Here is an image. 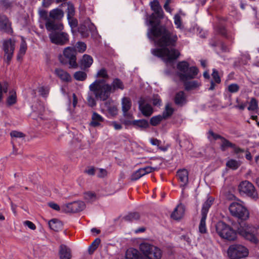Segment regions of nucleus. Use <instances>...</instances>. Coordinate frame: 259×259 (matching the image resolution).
<instances>
[{
	"instance_id": "423d86ee",
	"label": "nucleus",
	"mask_w": 259,
	"mask_h": 259,
	"mask_svg": "<svg viewBox=\"0 0 259 259\" xmlns=\"http://www.w3.org/2000/svg\"><path fill=\"white\" fill-rule=\"evenodd\" d=\"M140 249L147 257L141 259H161L162 255V251L159 248L148 243H141Z\"/></svg>"
},
{
	"instance_id": "aec40b11",
	"label": "nucleus",
	"mask_w": 259,
	"mask_h": 259,
	"mask_svg": "<svg viewBox=\"0 0 259 259\" xmlns=\"http://www.w3.org/2000/svg\"><path fill=\"white\" fill-rule=\"evenodd\" d=\"M130 124L137 129L145 130L149 127V123L146 119L135 120L131 121Z\"/></svg>"
},
{
	"instance_id": "052dcab7",
	"label": "nucleus",
	"mask_w": 259,
	"mask_h": 259,
	"mask_svg": "<svg viewBox=\"0 0 259 259\" xmlns=\"http://www.w3.org/2000/svg\"><path fill=\"white\" fill-rule=\"evenodd\" d=\"M110 125L113 126L114 129L116 130H119L122 128V125L116 121L111 122L110 123Z\"/></svg>"
},
{
	"instance_id": "864d4df0",
	"label": "nucleus",
	"mask_w": 259,
	"mask_h": 259,
	"mask_svg": "<svg viewBox=\"0 0 259 259\" xmlns=\"http://www.w3.org/2000/svg\"><path fill=\"white\" fill-rule=\"evenodd\" d=\"M212 76L214 81L217 83H220L221 81L220 77L219 75L218 71L215 69H213V72L212 73Z\"/></svg>"
},
{
	"instance_id": "bb28decb",
	"label": "nucleus",
	"mask_w": 259,
	"mask_h": 259,
	"mask_svg": "<svg viewBox=\"0 0 259 259\" xmlns=\"http://www.w3.org/2000/svg\"><path fill=\"white\" fill-rule=\"evenodd\" d=\"M49 226L51 229L58 232L62 229L63 224L57 219H53L49 222Z\"/></svg>"
},
{
	"instance_id": "f704fd0d",
	"label": "nucleus",
	"mask_w": 259,
	"mask_h": 259,
	"mask_svg": "<svg viewBox=\"0 0 259 259\" xmlns=\"http://www.w3.org/2000/svg\"><path fill=\"white\" fill-rule=\"evenodd\" d=\"M140 214L138 212H131L124 217L126 221L132 222L138 220L140 219Z\"/></svg>"
},
{
	"instance_id": "f8f14e48",
	"label": "nucleus",
	"mask_w": 259,
	"mask_h": 259,
	"mask_svg": "<svg viewBox=\"0 0 259 259\" xmlns=\"http://www.w3.org/2000/svg\"><path fill=\"white\" fill-rule=\"evenodd\" d=\"M49 37L51 41L56 45H64L69 41V35L64 32H52Z\"/></svg>"
},
{
	"instance_id": "79ce46f5",
	"label": "nucleus",
	"mask_w": 259,
	"mask_h": 259,
	"mask_svg": "<svg viewBox=\"0 0 259 259\" xmlns=\"http://www.w3.org/2000/svg\"><path fill=\"white\" fill-rule=\"evenodd\" d=\"M27 49L26 44L25 41L22 42L20 48L19 49V53L17 55V60H20L22 56L25 54Z\"/></svg>"
},
{
	"instance_id": "f03ea898",
	"label": "nucleus",
	"mask_w": 259,
	"mask_h": 259,
	"mask_svg": "<svg viewBox=\"0 0 259 259\" xmlns=\"http://www.w3.org/2000/svg\"><path fill=\"white\" fill-rule=\"evenodd\" d=\"M229 209L233 216L242 220L234 225L238 233L245 239L257 244V237L259 236V227L249 226L246 222L242 221L249 218V213L247 209L242 204L236 202L231 203Z\"/></svg>"
},
{
	"instance_id": "72a5a7b5",
	"label": "nucleus",
	"mask_w": 259,
	"mask_h": 259,
	"mask_svg": "<svg viewBox=\"0 0 259 259\" xmlns=\"http://www.w3.org/2000/svg\"><path fill=\"white\" fill-rule=\"evenodd\" d=\"M93 63V58L89 55L84 54L80 60V65H92Z\"/></svg>"
},
{
	"instance_id": "7ed1b4c3",
	"label": "nucleus",
	"mask_w": 259,
	"mask_h": 259,
	"mask_svg": "<svg viewBox=\"0 0 259 259\" xmlns=\"http://www.w3.org/2000/svg\"><path fill=\"white\" fill-rule=\"evenodd\" d=\"M124 88L122 81L118 78L114 79L111 85L105 83L104 80L96 79L90 85L89 90L96 99L104 101L110 97L111 92L118 89L122 90Z\"/></svg>"
},
{
	"instance_id": "e433bc0d",
	"label": "nucleus",
	"mask_w": 259,
	"mask_h": 259,
	"mask_svg": "<svg viewBox=\"0 0 259 259\" xmlns=\"http://www.w3.org/2000/svg\"><path fill=\"white\" fill-rule=\"evenodd\" d=\"M240 165L239 161L234 159H230L226 163V166L231 169H236Z\"/></svg>"
},
{
	"instance_id": "4c0bfd02",
	"label": "nucleus",
	"mask_w": 259,
	"mask_h": 259,
	"mask_svg": "<svg viewBox=\"0 0 259 259\" xmlns=\"http://www.w3.org/2000/svg\"><path fill=\"white\" fill-rule=\"evenodd\" d=\"M234 147V144L223 137L222 139V144L221 146V150L225 151L227 148Z\"/></svg>"
},
{
	"instance_id": "e2e57ef3",
	"label": "nucleus",
	"mask_w": 259,
	"mask_h": 259,
	"mask_svg": "<svg viewBox=\"0 0 259 259\" xmlns=\"http://www.w3.org/2000/svg\"><path fill=\"white\" fill-rule=\"evenodd\" d=\"M150 143L153 145L159 146L161 144V141L157 139L152 138L150 139Z\"/></svg>"
},
{
	"instance_id": "c9c22d12",
	"label": "nucleus",
	"mask_w": 259,
	"mask_h": 259,
	"mask_svg": "<svg viewBox=\"0 0 259 259\" xmlns=\"http://www.w3.org/2000/svg\"><path fill=\"white\" fill-rule=\"evenodd\" d=\"M174 111V109L170 106V104L167 103L165 106V110L162 116L163 118L166 119L172 114Z\"/></svg>"
},
{
	"instance_id": "1a4fd4ad",
	"label": "nucleus",
	"mask_w": 259,
	"mask_h": 259,
	"mask_svg": "<svg viewBox=\"0 0 259 259\" xmlns=\"http://www.w3.org/2000/svg\"><path fill=\"white\" fill-rule=\"evenodd\" d=\"M228 254L231 259H239L247 256L248 250L242 245L233 244L229 247Z\"/></svg>"
},
{
	"instance_id": "f257e3e1",
	"label": "nucleus",
	"mask_w": 259,
	"mask_h": 259,
	"mask_svg": "<svg viewBox=\"0 0 259 259\" xmlns=\"http://www.w3.org/2000/svg\"><path fill=\"white\" fill-rule=\"evenodd\" d=\"M151 9L154 13L149 17L148 23L151 27L148 29V37L154 40L155 44L160 48L151 50V54L160 58L165 63H173L180 55V52L175 49H169L167 47L175 46L178 38L177 35L169 31L165 26L160 25L157 18L163 17V11L158 0L150 3Z\"/></svg>"
},
{
	"instance_id": "cd10ccee",
	"label": "nucleus",
	"mask_w": 259,
	"mask_h": 259,
	"mask_svg": "<svg viewBox=\"0 0 259 259\" xmlns=\"http://www.w3.org/2000/svg\"><path fill=\"white\" fill-rule=\"evenodd\" d=\"M126 259H141L140 253L137 249L131 248L127 250L126 252Z\"/></svg>"
},
{
	"instance_id": "58836bf2",
	"label": "nucleus",
	"mask_w": 259,
	"mask_h": 259,
	"mask_svg": "<svg viewBox=\"0 0 259 259\" xmlns=\"http://www.w3.org/2000/svg\"><path fill=\"white\" fill-rule=\"evenodd\" d=\"M17 102V96L15 92L12 93L7 99V105L9 106L15 104Z\"/></svg>"
},
{
	"instance_id": "4468645a",
	"label": "nucleus",
	"mask_w": 259,
	"mask_h": 259,
	"mask_svg": "<svg viewBox=\"0 0 259 259\" xmlns=\"http://www.w3.org/2000/svg\"><path fill=\"white\" fill-rule=\"evenodd\" d=\"M138 104L139 109L144 116L149 117L153 113V108L151 105L148 103L146 98L143 97L140 98Z\"/></svg>"
},
{
	"instance_id": "a18cd8bd",
	"label": "nucleus",
	"mask_w": 259,
	"mask_h": 259,
	"mask_svg": "<svg viewBox=\"0 0 259 259\" xmlns=\"http://www.w3.org/2000/svg\"><path fill=\"white\" fill-rule=\"evenodd\" d=\"M67 18L73 17L75 15V9L73 5L70 3L68 4L67 9Z\"/></svg>"
},
{
	"instance_id": "c85d7f7f",
	"label": "nucleus",
	"mask_w": 259,
	"mask_h": 259,
	"mask_svg": "<svg viewBox=\"0 0 259 259\" xmlns=\"http://www.w3.org/2000/svg\"><path fill=\"white\" fill-rule=\"evenodd\" d=\"M55 73L62 80L69 81L71 80L70 75L63 70L56 69Z\"/></svg>"
},
{
	"instance_id": "ddd939ff",
	"label": "nucleus",
	"mask_w": 259,
	"mask_h": 259,
	"mask_svg": "<svg viewBox=\"0 0 259 259\" xmlns=\"http://www.w3.org/2000/svg\"><path fill=\"white\" fill-rule=\"evenodd\" d=\"M85 205L83 201H74L63 205L62 211L65 213H75L83 210Z\"/></svg>"
},
{
	"instance_id": "2eb2a0df",
	"label": "nucleus",
	"mask_w": 259,
	"mask_h": 259,
	"mask_svg": "<svg viewBox=\"0 0 259 259\" xmlns=\"http://www.w3.org/2000/svg\"><path fill=\"white\" fill-rule=\"evenodd\" d=\"M45 26L48 31H52L56 30L61 31L64 27L61 21L48 18L46 20Z\"/></svg>"
},
{
	"instance_id": "5fc2aeb1",
	"label": "nucleus",
	"mask_w": 259,
	"mask_h": 259,
	"mask_svg": "<svg viewBox=\"0 0 259 259\" xmlns=\"http://www.w3.org/2000/svg\"><path fill=\"white\" fill-rule=\"evenodd\" d=\"M239 90V87L237 84L233 83L228 86V91L230 93H236Z\"/></svg>"
},
{
	"instance_id": "5701e85b",
	"label": "nucleus",
	"mask_w": 259,
	"mask_h": 259,
	"mask_svg": "<svg viewBox=\"0 0 259 259\" xmlns=\"http://www.w3.org/2000/svg\"><path fill=\"white\" fill-rule=\"evenodd\" d=\"M185 212L184 207L182 205H178L171 214V218L174 220L181 219L183 216Z\"/></svg>"
},
{
	"instance_id": "412c9836",
	"label": "nucleus",
	"mask_w": 259,
	"mask_h": 259,
	"mask_svg": "<svg viewBox=\"0 0 259 259\" xmlns=\"http://www.w3.org/2000/svg\"><path fill=\"white\" fill-rule=\"evenodd\" d=\"M179 180L182 183L181 186H185L188 183V171L185 169H181L177 172Z\"/></svg>"
},
{
	"instance_id": "680f3d73",
	"label": "nucleus",
	"mask_w": 259,
	"mask_h": 259,
	"mask_svg": "<svg viewBox=\"0 0 259 259\" xmlns=\"http://www.w3.org/2000/svg\"><path fill=\"white\" fill-rule=\"evenodd\" d=\"M107 175V171L104 169H99L98 177L100 178H103Z\"/></svg>"
},
{
	"instance_id": "20e7f679",
	"label": "nucleus",
	"mask_w": 259,
	"mask_h": 259,
	"mask_svg": "<svg viewBox=\"0 0 259 259\" xmlns=\"http://www.w3.org/2000/svg\"><path fill=\"white\" fill-rule=\"evenodd\" d=\"M170 67L171 72H167V73L177 75L182 81L194 78L198 73L197 68L194 66L190 67L189 66H170Z\"/></svg>"
},
{
	"instance_id": "2f4dec72",
	"label": "nucleus",
	"mask_w": 259,
	"mask_h": 259,
	"mask_svg": "<svg viewBox=\"0 0 259 259\" xmlns=\"http://www.w3.org/2000/svg\"><path fill=\"white\" fill-rule=\"evenodd\" d=\"M200 83L197 80L185 82L184 83L185 89L187 91L194 90L200 85Z\"/></svg>"
},
{
	"instance_id": "dca6fc26",
	"label": "nucleus",
	"mask_w": 259,
	"mask_h": 259,
	"mask_svg": "<svg viewBox=\"0 0 259 259\" xmlns=\"http://www.w3.org/2000/svg\"><path fill=\"white\" fill-rule=\"evenodd\" d=\"M157 169V167H154L151 166H146L140 168L132 175L131 177V180L132 181H136L146 174L150 173L153 171L156 170Z\"/></svg>"
},
{
	"instance_id": "8fccbe9b",
	"label": "nucleus",
	"mask_w": 259,
	"mask_h": 259,
	"mask_svg": "<svg viewBox=\"0 0 259 259\" xmlns=\"http://www.w3.org/2000/svg\"><path fill=\"white\" fill-rule=\"evenodd\" d=\"M67 20L68 24L72 29L75 28L77 26L78 21L74 17L67 18Z\"/></svg>"
},
{
	"instance_id": "39448f33",
	"label": "nucleus",
	"mask_w": 259,
	"mask_h": 259,
	"mask_svg": "<svg viewBox=\"0 0 259 259\" xmlns=\"http://www.w3.org/2000/svg\"><path fill=\"white\" fill-rule=\"evenodd\" d=\"M215 231L222 238L232 241L236 238V233L233 228L223 221L218 222L215 226Z\"/></svg>"
},
{
	"instance_id": "9d476101",
	"label": "nucleus",
	"mask_w": 259,
	"mask_h": 259,
	"mask_svg": "<svg viewBox=\"0 0 259 259\" xmlns=\"http://www.w3.org/2000/svg\"><path fill=\"white\" fill-rule=\"evenodd\" d=\"M15 48V41L11 38L6 39L3 42V50L5 52L6 62L10 63L13 56Z\"/></svg>"
},
{
	"instance_id": "13d9d810",
	"label": "nucleus",
	"mask_w": 259,
	"mask_h": 259,
	"mask_svg": "<svg viewBox=\"0 0 259 259\" xmlns=\"http://www.w3.org/2000/svg\"><path fill=\"white\" fill-rule=\"evenodd\" d=\"M108 112L112 115H116L118 113L117 108L115 106H110L108 108Z\"/></svg>"
},
{
	"instance_id": "774afa93",
	"label": "nucleus",
	"mask_w": 259,
	"mask_h": 259,
	"mask_svg": "<svg viewBox=\"0 0 259 259\" xmlns=\"http://www.w3.org/2000/svg\"><path fill=\"white\" fill-rule=\"evenodd\" d=\"M39 14L40 16L44 18L46 20L49 18L47 15V12L44 10H40L39 11Z\"/></svg>"
},
{
	"instance_id": "7c9ffc66",
	"label": "nucleus",
	"mask_w": 259,
	"mask_h": 259,
	"mask_svg": "<svg viewBox=\"0 0 259 259\" xmlns=\"http://www.w3.org/2000/svg\"><path fill=\"white\" fill-rule=\"evenodd\" d=\"M96 77L99 78H102V79H99L104 80L105 83H106V80L108 79L109 78V76L108 74L107 70L104 68H102L97 72L96 75Z\"/></svg>"
},
{
	"instance_id": "a211bd4d",
	"label": "nucleus",
	"mask_w": 259,
	"mask_h": 259,
	"mask_svg": "<svg viewBox=\"0 0 259 259\" xmlns=\"http://www.w3.org/2000/svg\"><path fill=\"white\" fill-rule=\"evenodd\" d=\"M10 136L12 138V143L14 146L17 143L21 144L25 141V135L22 132L13 131L11 132Z\"/></svg>"
},
{
	"instance_id": "a19ab883",
	"label": "nucleus",
	"mask_w": 259,
	"mask_h": 259,
	"mask_svg": "<svg viewBox=\"0 0 259 259\" xmlns=\"http://www.w3.org/2000/svg\"><path fill=\"white\" fill-rule=\"evenodd\" d=\"M84 199L88 202L94 201L96 199V194L94 193L88 192L84 193Z\"/></svg>"
},
{
	"instance_id": "6e6552de",
	"label": "nucleus",
	"mask_w": 259,
	"mask_h": 259,
	"mask_svg": "<svg viewBox=\"0 0 259 259\" xmlns=\"http://www.w3.org/2000/svg\"><path fill=\"white\" fill-rule=\"evenodd\" d=\"M78 31L81 36L84 38L89 36V31L91 32L92 35L95 37L98 34L96 26L91 22L89 18H87L80 25Z\"/></svg>"
},
{
	"instance_id": "49530a36",
	"label": "nucleus",
	"mask_w": 259,
	"mask_h": 259,
	"mask_svg": "<svg viewBox=\"0 0 259 259\" xmlns=\"http://www.w3.org/2000/svg\"><path fill=\"white\" fill-rule=\"evenodd\" d=\"M257 107L258 104L257 100L254 98H251L249 103V106L248 107V110L250 111H254L257 108Z\"/></svg>"
},
{
	"instance_id": "338daca9",
	"label": "nucleus",
	"mask_w": 259,
	"mask_h": 259,
	"mask_svg": "<svg viewBox=\"0 0 259 259\" xmlns=\"http://www.w3.org/2000/svg\"><path fill=\"white\" fill-rule=\"evenodd\" d=\"M49 206L52 208V209L56 210H60V206L57 204L55 203H50L49 204Z\"/></svg>"
},
{
	"instance_id": "a878e982",
	"label": "nucleus",
	"mask_w": 259,
	"mask_h": 259,
	"mask_svg": "<svg viewBox=\"0 0 259 259\" xmlns=\"http://www.w3.org/2000/svg\"><path fill=\"white\" fill-rule=\"evenodd\" d=\"M64 16L63 11L59 9L51 10L49 13V18L61 21Z\"/></svg>"
},
{
	"instance_id": "69168bd1",
	"label": "nucleus",
	"mask_w": 259,
	"mask_h": 259,
	"mask_svg": "<svg viewBox=\"0 0 259 259\" xmlns=\"http://www.w3.org/2000/svg\"><path fill=\"white\" fill-rule=\"evenodd\" d=\"M101 240L99 238H96L91 244L90 246L97 248L98 245L100 243Z\"/></svg>"
},
{
	"instance_id": "9b49d317",
	"label": "nucleus",
	"mask_w": 259,
	"mask_h": 259,
	"mask_svg": "<svg viewBox=\"0 0 259 259\" xmlns=\"http://www.w3.org/2000/svg\"><path fill=\"white\" fill-rule=\"evenodd\" d=\"M238 189L240 193L245 194L253 199H256L258 197L254 186L249 181L242 182L239 185Z\"/></svg>"
},
{
	"instance_id": "4d7b16f0",
	"label": "nucleus",
	"mask_w": 259,
	"mask_h": 259,
	"mask_svg": "<svg viewBox=\"0 0 259 259\" xmlns=\"http://www.w3.org/2000/svg\"><path fill=\"white\" fill-rule=\"evenodd\" d=\"M38 92L41 96L46 97L49 93V90L47 88L41 87L39 88Z\"/></svg>"
},
{
	"instance_id": "c756f323",
	"label": "nucleus",
	"mask_w": 259,
	"mask_h": 259,
	"mask_svg": "<svg viewBox=\"0 0 259 259\" xmlns=\"http://www.w3.org/2000/svg\"><path fill=\"white\" fill-rule=\"evenodd\" d=\"M122 111L123 112L128 111L132 107V101L130 98L123 97L121 100Z\"/></svg>"
},
{
	"instance_id": "c03bdc74",
	"label": "nucleus",
	"mask_w": 259,
	"mask_h": 259,
	"mask_svg": "<svg viewBox=\"0 0 259 259\" xmlns=\"http://www.w3.org/2000/svg\"><path fill=\"white\" fill-rule=\"evenodd\" d=\"M163 118V116L160 115L153 116L150 119V124L153 126H156L160 123Z\"/></svg>"
},
{
	"instance_id": "6ab92c4d",
	"label": "nucleus",
	"mask_w": 259,
	"mask_h": 259,
	"mask_svg": "<svg viewBox=\"0 0 259 259\" xmlns=\"http://www.w3.org/2000/svg\"><path fill=\"white\" fill-rule=\"evenodd\" d=\"M59 255L60 259H71V250L67 246L61 244L59 247Z\"/></svg>"
},
{
	"instance_id": "473e14b6",
	"label": "nucleus",
	"mask_w": 259,
	"mask_h": 259,
	"mask_svg": "<svg viewBox=\"0 0 259 259\" xmlns=\"http://www.w3.org/2000/svg\"><path fill=\"white\" fill-rule=\"evenodd\" d=\"M218 33L224 36L227 39H232L233 38L232 36L230 35L227 32L225 27L223 26H219L217 28Z\"/></svg>"
},
{
	"instance_id": "6e6d98bb",
	"label": "nucleus",
	"mask_w": 259,
	"mask_h": 259,
	"mask_svg": "<svg viewBox=\"0 0 259 259\" xmlns=\"http://www.w3.org/2000/svg\"><path fill=\"white\" fill-rule=\"evenodd\" d=\"M152 102L154 106H160L161 105V101L158 95L153 96Z\"/></svg>"
},
{
	"instance_id": "0e129e2a",
	"label": "nucleus",
	"mask_w": 259,
	"mask_h": 259,
	"mask_svg": "<svg viewBox=\"0 0 259 259\" xmlns=\"http://www.w3.org/2000/svg\"><path fill=\"white\" fill-rule=\"evenodd\" d=\"M209 135L213 137V138L214 139V140H217V139H221L222 140V138H223V137H222L221 136L219 135H218V134H214L212 131H209Z\"/></svg>"
},
{
	"instance_id": "4be33fe9",
	"label": "nucleus",
	"mask_w": 259,
	"mask_h": 259,
	"mask_svg": "<svg viewBox=\"0 0 259 259\" xmlns=\"http://www.w3.org/2000/svg\"><path fill=\"white\" fill-rule=\"evenodd\" d=\"M175 103L179 106H183L187 103L186 96L183 91L177 93L175 97Z\"/></svg>"
},
{
	"instance_id": "603ef678",
	"label": "nucleus",
	"mask_w": 259,
	"mask_h": 259,
	"mask_svg": "<svg viewBox=\"0 0 259 259\" xmlns=\"http://www.w3.org/2000/svg\"><path fill=\"white\" fill-rule=\"evenodd\" d=\"M174 23L177 26V28H181L182 25V21L181 16L179 14H176L174 16Z\"/></svg>"
},
{
	"instance_id": "de8ad7c7",
	"label": "nucleus",
	"mask_w": 259,
	"mask_h": 259,
	"mask_svg": "<svg viewBox=\"0 0 259 259\" xmlns=\"http://www.w3.org/2000/svg\"><path fill=\"white\" fill-rule=\"evenodd\" d=\"M87 102L89 106L94 107L96 105V101L91 93H89L87 97Z\"/></svg>"
},
{
	"instance_id": "f3484780",
	"label": "nucleus",
	"mask_w": 259,
	"mask_h": 259,
	"mask_svg": "<svg viewBox=\"0 0 259 259\" xmlns=\"http://www.w3.org/2000/svg\"><path fill=\"white\" fill-rule=\"evenodd\" d=\"M0 30L9 34L13 32L11 23L8 17L5 15L0 16Z\"/></svg>"
},
{
	"instance_id": "3c124183",
	"label": "nucleus",
	"mask_w": 259,
	"mask_h": 259,
	"mask_svg": "<svg viewBox=\"0 0 259 259\" xmlns=\"http://www.w3.org/2000/svg\"><path fill=\"white\" fill-rule=\"evenodd\" d=\"M211 45L212 47L218 46L220 48V50L222 51V52H226L229 51L228 48L223 42H220L219 44H211Z\"/></svg>"
},
{
	"instance_id": "b1692460",
	"label": "nucleus",
	"mask_w": 259,
	"mask_h": 259,
	"mask_svg": "<svg viewBox=\"0 0 259 259\" xmlns=\"http://www.w3.org/2000/svg\"><path fill=\"white\" fill-rule=\"evenodd\" d=\"M104 121L103 117L98 113L94 112L92 116V121L90 125L93 127L99 126Z\"/></svg>"
},
{
	"instance_id": "37998d69",
	"label": "nucleus",
	"mask_w": 259,
	"mask_h": 259,
	"mask_svg": "<svg viewBox=\"0 0 259 259\" xmlns=\"http://www.w3.org/2000/svg\"><path fill=\"white\" fill-rule=\"evenodd\" d=\"M206 217H201V219L199 225V230L201 233H205L206 232Z\"/></svg>"
},
{
	"instance_id": "bf43d9fd",
	"label": "nucleus",
	"mask_w": 259,
	"mask_h": 259,
	"mask_svg": "<svg viewBox=\"0 0 259 259\" xmlns=\"http://www.w3.org/2000/svg\"><path fill=\"white\" fill-rule=\"evenodd\" d=\"M24 224L32 230H34L36 229L35 225L32 222L29 221H25L24 222Z\"/></svg>"
},
{
	"instance_id": "ea45409f",
	"label": "nucleus",
	"mask_w": 259,
	"mask_h": 259,
	"mask_svg": "<svg viewBox=\"0 0 259 259\" xmlns=\"http://www.w3.org/2000/svg\"><path fill=\"white\" fill-rule=\"evenodd\" d=\"M73 76L77 80L83 81L87 78V75L84 72L79 71L75 72Z\"/></svg>"
},
{
	"instance_id": "0eeeda50",
	"label": "nucleus",
	"mask_w": 259,
	"mask_h": 259,
	"mask_svg": "<svg viewBox=\"0 0 259 259\" xmlns=\"http://www.w3.org/2000/svg\"><path fill=\"white\" fill-rule=\"evenodd\" d=\"M59 60L62 65H77L75 48L72 47L65 48L63 54L59 56Z\"/></svg>"
},
{
	"instance_id": "393cba45",
	"label": "nucleus",
	"mask_w": 259,
	"mask_h": 259,
	"mask_svg": "<svg viewBox=\"0 0 259 259\" xmlns=\"http://www.w3.org/2000/svg\"><path fill=\"white\" fill-rule=\"evenodd\" d=\"M213 198L212 197H209L206 201L203 204L201 209V216L207 217V214L209 208L212 205L213 202Z\"/></svg>"
},
{
	"instance_id": "09e8293b",
	"label": "nucleus",
	"mask_w": 259,
	"mask_h": 259,
	"mask_svg": "<svg viewBox=\"0 0 259 259\" xmlns=\"http://www.w3.org/2000/svg\"><path fill=\"white\" fill-rule=\"evenodd\" d=\"M76 47L79 52L83 53L87 49V46L83 42L78 41L76 44Z\"/></svg>"
}]
</instances>
